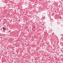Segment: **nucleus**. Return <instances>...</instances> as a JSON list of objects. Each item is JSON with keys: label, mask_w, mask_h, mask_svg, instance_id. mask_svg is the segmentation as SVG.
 <instances>
[{"label": "nucleus", "mask_w": 63, "mask_h": 63, "mask_svg": "<svg viewBox=\"0 0 63 63\" xmlns=\"http://www.w3.org/2000/svg\"><path fill=\"white\" fill-rule=\"evenodd\" d=\"M3 30H5V29H5V27H3Z\"/></svg>", "instance_id": "nucleus-1"}]
</instances>
